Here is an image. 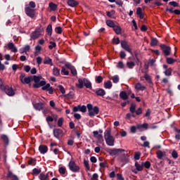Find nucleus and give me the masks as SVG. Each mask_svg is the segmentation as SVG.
<instances>
[{"mask_svg":"<svg viewBox=\"0 0 180 180\" xmlns=\"http://www.w3.org/2000/svg\"><path fill=\"white\" fill-rule=\"evenodd\" d=\"M46 122H48V123H50V122H54V118H53V117H51V116H48L47 117H46Z\"/></svg>","mask_w":180,"mask_h":180,"instance_id":"nucleus-64","label":"nucleus"},{"mask_svg":"<svg viewBox=\"0 0 180 180\" xmlns=\"http://www.w3.org/2000/svg\"><path fill=\"white\" fill-rule=\"evenodd\" d=\"M4 60L2 53H0V71L5 70V65L2 64L1 61Z\"/></svg>","mask_w":180,"mask_h":180,"instance_id":"nucleus-37","label":"nucleus"},{"mask_svg":"<svg viewBox=\"0 0 180 180\" xmlns=\"http://www.w3.org/2000/svg\"><path fill=\"white\" fill-rule=\"evenodd\" d=\"M65 67H66V68H68V70H70L72 75H73L74 77L77 75V69H75V67L72 66V65H71L70 63H66L65 65Z\"/></svg>","mask_w":180,"mask_h":180,"instance_id":"nucleus-13","label":"nucleus"},{"mask_svg":"<svg viewBox=\"0 0 180 180\" xmlns=\"http://www.w3.org/2000/svg\"><path fill=\"white\" fill-rule=\"evenodd\" d=\"M112 43L113 44H119L120 43V39L119 38H113Z\"/></svg>","mask_w":180,"mask_h":180,"instance_id":"nucleus-62","label":"nucleus"},{"mask_svg":"<svg viewBox=\"0 0 180 180\" xmlns=\"http://www.w3.org/2000/svg\"><path fill=\"white\" fill-rule=\"evenodd\" d=\"M163 68L165 70L164 74L166 77H171L172 75V68H168L167 65H163Z\"/></svg>","mask_w":180,"mask_h":180,"instance_id":"nucleus-14","label":"nucleus"},{"mask_svg":"<svg viewBox=\"0 0 180 180\" xmlns=\"http://www.w3.org/2000/svg\"><path fill=\"white\" fill-rule=\"evenodd\" d=\"M115 33L117 34H122V27L120 25H115L114 27L112 28Z\"/></svg>","mask_w":180,"mask_h":180,"instance_id":"nucleus-29","label":"nucleus"},{"mask_svg":"<svg viewBox=\"0 0 180 180\" xmlns=\"http://www.w3.org/2000/svg\"><path fill=\"white\" fill-rule=\"evenodd\" d=\"M157 44H158V39L152 37L150 38V46H157Z\"/></svg>","mask_w":180,"mask_h":180,"instance_id":"nucleus-34","label":"nucleus"},{"mask_svg":"<svg viewBox=\"0 0 180 180\" xmlns=\"http://www.w3.org/2000/svg\"><path fill=\"white\" fill-rule=\"evenodd\" d=\"M103 81V77L102 76H96V84H101Z\"/></svg>","mask_w":180,"mask_h":180,"instance_id":"nucleus-47","label":"nucleus"},{"mask_svg":"<svg viewBox=\"0 0 180 180\" xmlns=\"http://www.w3.org/2000/svg\"><path fill=\"white\" fill-rule=\"evenodd\" d=\"M104 139L108 146H115V138L112 136V132L110 129H107L104 132Z\"/></svg>","mask_w":180,"mask_h":180,"instance_id":"nucleus-2","label":"nucleus"},{"mask_svg":"<svg viewBox=\"0 0 180 180\" xmlns=\"http://www.w3.org/2000/svg\"><path fill=\"white\" fill-rule=\"evenodd\" d=\"M87 109L89 112V116H96L99 113V107L92 105V104L89 103L87 104Z\"/></svg>","mask_w":180,"mask_h":180,"instance_id":"nucleus-5","label":"nucleus"},{"mask_svg":"<svg viewBox=\"0 0 180 180\" xmlns=\"http://www.w3.org/2000/svg\"><path fill=\"white\" fill-rule=\"evenodd\" d=\"M49 6L51 11H57V8H58L57 4H56L53 2H51V3H49Z\"/></svg>","mask_w":180,"mask_h":180,"instance_id":"nucleus-36","label":"nucleus"},{"mask_svg":"<svg viewBox=\"0 0 180 180\" xmlns=\"http://www.w3.org/2000/svg\"><path fill=\"white\" fill-rule=\"evenodd\" d=\"M84 86H86L88 89H92V83L88 80V79L86 78H80L78 79V84H76V86L77 88H79V89H82L84 88Z\"/></svg>","mask_w":180,"mask_h":180,"instance_id":"nucleus-3","label":"nucleus"},{"mask_svg":"<svg viewBox=\"0 0 180 180\" xmlns=\"http://www.w3.org/2000/svg\"><path fill=\"white\" fill-rule=\"evenodd\" d=\"M172 157H173V158H178V152L174 150L172 153Z\"/></svg>","mask_w":180,"mask_h":180,"instance_id":"nucleus-63","label":"nucleus"},{"mask_svg":"<svg viewBox=\"0 0 180 180\" xmlns=\"http://www.w3.org/2000/svg\"><path fill=\"white\" fill-rule=\"evenodd\" d=\"M58 88H59V91L61 92V94H63V95H64V94H65V89H64V86H63L62 85H59Z\"/></svg>","mask_w":180,"mask_h":180,"instance_id":"nucleus-59","label":"nucleus"},{"mask_svg":"<svg viewBox=\"0 0 180 180\" xmlns=\"http://www.w3.org/2000/svg\"><path fill=\"white\" fill-rule=\"evenodd\" d=\"M166 161L169 165H171L172 167L173 165H175V162L171 159L167 158Z\"/></svg>","mask_w":180,"mask_h":180,"instance_id":"nucleus-55","label":"nucleus"},{"mask_svg":"<svg viewBox=\"0 0 180 180\" xmlns=\"http://www.w3.org/2000/svg\"><path fill=\"white\" fill-rule=\"evenodd\" d=\"M34 8H36V3H34V1H30L29 4L25 5V12L27 16L32 18H34L36 15V10Z\"/></svg>","mask_w":180,"mask_h":180,"instance_id":"nucleus-1","label":"nucleus"},{"mask_svg":"<svg viewBox=\"0 0 180 180\" xmlns=\"http://www.w3.org/2000/svg\"><path fill=\"white\" fill-rule=\"evenodd\" d=\"M79 112H82V113H85L86 112V106L85 105H79Z\"/></svg>","mask_w":180,"mask_h":180,"instance_id":"nucleus-50","label":"nucleus"},{"mask_svg":"<svg viewBox=\"0 0 180 180\" xmlns=\"http://www.w3.org/2000/svg\"><path fill=\"white\" fill-rule=\"evenodd\" d=\"M6 178H11L12 180H19V178L15 174H13L12 172L8 171Z\"/></svg>","mask_w":180,"mask_h":180,"instance_id":"nucleus-26","label":"nucleus"},{"mask_svg":"<svg viewBox=\"0 0 180 180\" xmlns=\"http://www.w3.org/2000/svg\"><path fill=\"white\" fill-rule=\"evenodd\" d=\"M53 74L56 77H58L60 75V69H58V68H54L53 69Z\"/></svg>","mask_w":180,"mask_h":180,"instance_id":"nucleus-41","label":"nucleus"},{"mask_svg":"<svg viewBox=\"0 0 180 180\" xmlns=\"http://www.w3.org/2000/svg\"><path fill=\"white\" fill-rule=\"evenodd\" d=\"M66 171L67 169H65V167H60L58 170L60 175H65Z\"/></svg>","mask_w":180,"mask_h":180,"instance_id":"nucleus-45","label":"nucleus"},{"mask_svg":"<svg viewBox=\"0 0 180 180\" xmlns=\"http://www.w3.org/2000/svg\"><path fill=\"white\" fill-rule=\"evenodd\" d=\"M105 23H106L107 26H108V27H112V29L116 25V24H115V22H113V20H107L105 21Z\"/></svg>","mask_w":180,"mask_h":180,"instance_id":"nucleus-32","label":"nucleus"},{"mask_svg":"<svg viewBox=\"0 0 180 180\" xmlns=\"http://www.w3.org/2000/svg\"><path fill=\"white\" fill-rule=\"evenodd\" d=\"M130 152L125 150L124 149H122V148H119V149H112L110 150V155H112V157L114 155H119L120 154H122V155H124V158H127V157H129V153Z\"/></svg>","mask_w":180,"mask_h":180,"instance_id":"nucleus-4","label":"nucleus"},{"mask_svg":"<svg viewBox=\"0 0 180 180\" xmlns=\"http://www.w3.org/2000/svg\"><path fill=\"white\" fill-rule=\"evenodd\" d=\"M49 50H53V49L57 47V44H56V42L53 41H50L49 42Z\"/></svg>","mask_w":180,"mask_h":180,"instance_id":"nucleus-44","label":"nucleus"},{"mask_svg":"<svg viewBox=\"0 0 180 180\" xmlns=\"http://www.w3.org/2000/svg\"><path fill=\"white\" fill-rule=\"evenodd\" d=\"M135 112L137 116H140V115L143 113V110L141 109V108H139L137 109V110L135 111Z\"/></svg>","mask_w":180,"mask_h":180,"instance_id":"nucleus-61","label":"nucleus"},{"mask_svg":"<svg viewBox=\"0 0 180 180\" xmlns=\"http://www.w3.org/2000/svg\"><path fill=\"white\" fill-rule=\"evenodd\" d=\"M44 106V104L43 103H37L34 104V108L36 109V110H42Z\"/></svg>","mask_w":180,"mask_h":180,"instance_id":"nucleus-28","label":"nucleus"},{"mask_svg":"<svg viewBox=\"0 0 180 180\" xmlns=\"http://www.w3.org/2000/svg\"><path fill=\"white\" fill-rule=\"evenodd\" d=\"M8 50H11V51H12V53H18V49H16V46H15V44H13V43L9 42L8 44Z\"/></svg>","mask_w":180,"mask_h":180,"instance_id":"nucleus-19","label":"nucleus"},{"mask_svg":"<svg viewBox=\"0 0 180 180\" xmlns=\"http://www.w3.org/2000/svg\"><path fill=\"white\" fill-rule=\"evenodd\" d=\"M112 82H110V80L104 82V88H105V89H110V88H112Z\"/></svg>","mask_w":180,"mask_h":180,"instance_id":"nucleus-35","label":"nucleus"},{"mask_svg":"<svg viewBox=\"0 0 180 180\" xmlns=\"http://www.w3.org/2000/svg\"><path fill=\"white\" fill-rule=\"evenodd\" d=\"M112 82H114V84H117V82H119V76L117 75H115L112 77Z\"/></svg>","mask_w":180,"mask_h":180,"instance_id":"nucleus-57","label":"nucleus"},{"mask_svg":"<svg viewBox=\"0 0 180 180\" xmlns=\"http://www.w3.org/2000/svg\"><path fill=\"white\" fill-rule=\"evenodd\" d=\"M61 72H62V74H63V75H70V72H68V70H67L65 69V68H64V67H62Z\"/></svg>","mask_w":180,"mask_h":180,"instance_id":"nucleus-54","label":"nucleus"},{"mask_svg":"<svg viewBox=\"0 0 180 180\" xmlns=\"http://www.w3.org/2000/svg\"><path fill=\"white\" fill-rule=\"evenodd\" d=\"M63 123H64V118L63 117L59 118L58 120V127H62Z\"/></svg>","mask_w":180,"mask_h":180,"instance_id":"nucleus-49","label":"nucleus"},{"mask_svg":"<svg viewBox=\"0 0 180 180\" xmlns=\"http://www.w3.org/2000/svg\"><path fill=\"white\" fill-rule=\"evenodd\" d=\"M158 158H162V157H165V152L161 151V150H158L156 152Z\"/></svg>","mask_w":180,"mask_h":180,"instance_id":"nucleus-38","label":"nucleus"},{"mask_svg":"<svg viewBox=\"0 0 180 180\" xmlns=\"http://www.w3.org/2000/svg\"><path fill=\"white\" fill-rule=\"evenodd\" d=\"M68 5L72 8H75V6L79 5V3L75 0H68Z\"/></svg>","mask_w":180,"mask_h":180,"instance_id":"nucleus-22","label":"nucleus"},{"mask_svg":"<svg viewBox=\"0 0 180 180\" xmlns=\"http://www.w3.org/2000/svg\"><path fill=\"white\" fill-rule=\"evenodd\" d=\"M135 168L136 171H139V172H141L144 169L143 167V163L141 161L139 162H135Z\"/></svg>","mask_w":180,"mask_h":180,"instance_id":"nucleus-16","label":"nucleus"},{"mask_svg":"<svg viewBox=\"0 0 180 180\" xmlns=\"http://www.w3.org/2000/svg\"><path fill=\"white\" fill-rule=\"evenodd\" d=\"M32 81H34V84L32 85L33 88H40L41 86H44L46 85V81L40 82V77L39 76H33Z\"/></svg>","mask_w":180,"mask_h":180,"instance_id":"nucleus-6","label":"nucleus"},{"mask_svg":"<svg viewBox=\"0 0 180 180\" xmlns=\"http://www.w3.org/2000/svg\"><path fill=\"white\" fill-rule=\"evenodd\" d=\"M97 96H105L106 95V91L103 89H98L95 91Z\"/></svg>","mask_w":180,"mask_h":180,"instance_id":"nucleus-23","label":"nucleus"},{"mask_svg":"<svg viewBox=\"0 0 180 180\" xmlns=\"http://www.w3.org/2000/svg\"><path fill=\"white\" fill-rule=\"evenodd\" d=\"M46 32L48 34V36H49V37H51V35L53 34V25L51 24H49L46 29Z\"/></svg>","mask_w":180,"mask_h":180,"instance_id":"nucleus-25","label":"nucleus"},{"mask_svg":"<svg viewBox=\"0 0 180 180\" xmlns=\"http://www.w3.org/2000/svg\"><path fill=\"white\" fill-rule=\"evenodd\" d=\"M25 73H21L20 76V80L21 81L22 84H30L32 81H33V76L26 77Z\"/></svg>","mask_w":180,"mask_h":180,"instance_id":"nucleus-10","label":"nucleus"},{"mask_svg":"<svg viewBox=\"0 0 180 180\" xmlns=\"http://www.w3.org/2000/svg\"><path fill=\"white\" fill-rule=\"evenodd\" d=\"M28 165H36V159L28 160Z\"/></svg>","mask_w":180,"mask_h":180,"instance_id":"nucleus-58","label":"nucleus"},{"mask_svg":"<svg viewBox=\"0 0 180 180\" xmlns=\"http://www.w3.org/2000/svg\"><path fill=\"white\" fill-rule=\"evenodd\" d=\"M134 65H136V63H134V62H127V66L128 67V68H133L134 67Z\"/></svg>","mask_w":180,"mask_h":180,"instance_id":"nucleus-52","label":"nucleus"},{"mask_svg":"<svg viewBox=\"0 0 180 180\" xmlns=\"http://www.w3.org/2000/svg\"><path fill=\"white\" fill-rule=\"evenodd\" d=\"M1 91L3 92H5L8 96H14L15 95V90H13V88L12 86H10L8 85H4L1 86Z\"/></svg>","mask_w":180,"mask_h":180,"instance_id":"nucleus-9","label":"nucleus"},{"mask_svg":"<svg viewBox=\"0 0 180 180\" xmlns=\"http://www.w3.org/2000/svg\"><path fill=\"white\" fill-rule=\"evenodd\" d=\"M55 32L57 34H61V33H63V28L61 27H56L55 28Z\"/></svg>","mask_w":180,"mask_h":180,"instance_id":"nucleus-48","label":"nucleus"},{"mask_svg":"<svg viewBox=\"0 0 180 180\" xmlns=\"http://www.w3.org/2000/svg\"><path fill=\"white\" fill-rule=\"evenodd\" d=\"M121 47L125 50V51H127L128 53H130L131 54V48L130 47V45L127 43V41L122 40L121 41Z\"/></svg>","mask_w":180,"mask_h":180,"instance_id":"nucleus-11","label":"nucleus"},{"mask_svg":"<svg viewBox=\"0 0 180 180\" xmlns=\"http://www.w3.org/2000/svg\"><path fill=\"white\" fill-rule=\"evenodd\" d=\"M43 29L41 27H37L34 31H33L30 34L31 40H36L41 36V32Z\"/></svg>","mask_w":180,"mask_h":180,"instance_id":"nucleus-8","label":"nucleus"},{"mask_svg":"<svg viewBox=\"0 0 180 180\" xmlns=\"http://www.w3.org/2000/svg\"><path fill=\"white\" fill-rule=\"evenodd\" d=\"M141 162L143 169H150V168H151V162H150V161H141Z\"/></svg>","mask_w":180,"mask_h":180,"instance_id":"nucleus-27","label":"nucleus"},{"mask_svg":"<svg viewBox=\"0 0 180 180\" xmlns=\"http://www.w3.org/2000/svg\"><path fill=\"white\" fill-rule=\"evenodd\" d=\"M42 91H49V87L51 86L50 84H45V85L41 86Z\"/></svg>","mask_w":180,"mask_h":180,"instance_id":"nucleus-53","label":"nucleus"},{"mask_svg":"<svg viewBox=\"0 0 180 180\" xmlns=\"http://www.w3.org/2000/svg\"><path fill=\"white\" fill-rule=\"evenodd\" d=\"M130 160H129V158H118V162H120L121 167H124V165H126V164H128V162Z\"/></svg>","mask_w":180,"mask_h":180,"instance_id":"nucleus-21","label":"nucleus"},{"mask_svg":"<svg viewBox=\"0 0 180 180\" xmlns=\"http://www.w3.org/2000/svg\"><path fill=\"white\" fill-rule=\"evenodd\" d=\"M115 13H116V12L114 10L106 12V15L108 18H113V16H115Z\"/></svg>","mask_w":180,"mask_h":180,"instance_id":"nucleus-43","label":"nucleus"},{"mask_svg":"<svg viewBox=\"0 0 180 180\" xmlns=\"http://www.w3.org/2000/svg\"><path fill=\"white\" fill-rule=\"evenodd\" d=\"M1 139L4 143V147H8V146H9V138L8 137V136L2 134L1 136Z\"/></svg>","mask_w":180,"mask_h":180,"instance_id":"nucleus-15","label":"nucleus"},{"mask_svg":"<svg viewBox=\"0 0 180 180\" xmlns=\"http://www.w3.org/2000/svg\"><path fill=\"white\" fill-rule=\"evenodd\" d=\"M32 172L34 175H39V174H40V172H41V169L34 168V169H32Z\"/></svg>","mask_w":180,"mask_h":180,"instance_id":"nucleus-51","label":"nucleus"},{"mask_svg":"<svg viewBox=\"0 0 180 180\" xmlns=\"http://www.w3.org/2000/svg\"><path fill=\"white\" fill-rule=\"evenodd\" d=\"M96 139H98V141H99V143H103V136H102V134H99L96 136Z\"/></svg>","mask_w":180,"mask_h":180,"instance_id":"nucleus-60","label":"nucleus"},{"mask_svg":"<svg viewBox=\"0 0 180 180\" xmlns=\"http://www.w3.org/2000/svg\"><path fill=\"white\" fill-rule=\"evenodd\" d=\"M84 165L86 168V171H91V167H89V162H88V160H84Z\"/></svg>","mask_w":180,"mask_h":180,"instance_id":"nucleus-39","label":"nucleus"},{"mask_svg":"<svg viewBox=\"0 0 180 180\" xmlns=\"http://www.w3.org/2000/svg\"><path fill=\"white\" fill-rule=\"evenodd\" d=\"M68 167L70 171L75 173L79 172V169H81L79 165L75 163L74 159L70 160V161L68 163Z\"/></svg>","mask_w":180,"mask_h":180,"instance_id":"nucleus-7","label":"nucleus"},{"mask_svg":"<svg viewBox=\"0 0 180 180\" xmlns=\"http://www.w3.org/2000/svg\"><path fill=\"white\" fill-rule=\"evenodd\" d=\"M169 5H171L174 8H178V6H179V4H178L176 1H170L169 2Z\"/></svg>","mask_w":180,"mask_h":180,"instance_id":"nucleus-56","label":"nucleus"},{"mask_svg":"<svg viewBox=\"0 0 180 180\" xmlns=\"http://www.w3.org/2000/svg\"><path fill=\"white\" fill-rule=\"evenodd\" d=\"M40 180H47V178H49V175L44 174V173H41L39 176Z\"/></svg>","mask_w":180,"mask_h":180,"instance_id":"nucleus-42","label":"nucleus"},{"mask_svg":"<svg viewBox=\"0 0 180 180\" xmlns=\"http://www.w3.org/2000/svg\"><path fill=\"white\" fill-rule=\"evenodd\" d=\"M166 63L167 64L172 65V64H175V63H176V59H174L172 58H167Z\"/></svg>","mask_w":180,"mask_h":180,"instance_id":"nucleus-33","label":"nucleus"},{"mask_svg":"<svg viewBox=\"0 0 180 180\" xmlns=\"http://www.w3.org/2000/svg\"><path fill=\"white\" fill-rule=\"evenodd\" d=\"M160 48L163 50L165 56H169L171 54V47L165 44H160Z\"/></svg>","mask_w":180,"mask_h":180,"instance_id":"nucleus-12","label":"nucleus"},{"mask_svg":"<svg viewBox=\"0 0 180 180\" xmlns=\"http://www.w3.org/2000/svg\"><path fill=\"white\" fill-rule=\"evenodd\" d=\"M39 151L41 154H46L49 151V147L46 145H41L39 146Z\"/></svg>","mask_w":180,"mask_h":180,"instance_id":"nucleus-17","label":"nucleus"},{"mask_svg":"<svg viewBox=\"0 0 180 180\" xmlns=\"http://www.w3.org/2000/svg\"><path fill=\"white\" fill-rule=\"evenodd\" d=\"M60 134H63V130H61L60 129H55L53 130V135L54 137H56V139H60Z\"/></svg>","mask_w":180,"mask_h":180,"instance_id":"nucleus-24","label":"nucleus"},{"mask_svg":"<svg viewBox=\"0 0 180 180\" xmlns=\"http://www.w3.org/2000/svg\"><path fill=\"white\" fill-rule=\"evenodd\" d=\"M143 78L146 79L148 84H149V85H153V79L151 78L150 75H148V73H145L143 75Z\"/></svg>","mask_w":180,"mask_h":180,"instance_id":"nucleus-20","label":"nucleus"},{"mask_svg":"<svg viewBox=\"0 0 180 180\" xmlns=\"http://www.w3.org/2000/svg\"><path fill=\"white\" fill-rule=\"evenodd\" d=\"M44 64L51 65V67H53V59L50 58V57L49 56H46L44 59Z\"/></svg>","mask_w":180,"mask_h":180,"instance_id":"nucleus-18","label":"nucleus"},{"mask_svg":"<svg viewBox=\"0 0 180 180\" xmlns=\"http://www.w3.org/2000/svg\"><path fill=\"white\" fill-rule=\"evenodd\" d=\"M135 89H136V91H145L146 86L141 84V83H137L135 85Z\"/></svg>","mask_w":180,"mask_h":180,"instance_id":"nucleus-30","label":"nucleus"},{"mask_svg":"<svg viewBox=\"0 0 180 180\" xmlns=\"http://www.w3.org/2000/svg\"><path fill=\"white\" fill-rule=\"evenodd\" d=\"M120 98L123 101H127L129 98V96H127V93L126 91H121L120 94Z\"/></svg>","mask_w":180,"mask_h":180,"instance_id":"nucleus-31","label":"nucleus"},{"mask_svg":"<svg viewBox=\"0 0 180 180\" xmlns=\"http://www.w3.org/2000/svg\"><path fill=\"white\" fill-rule=\"evenodd\" d=\"M137 129H145L146 130H147V129H148V124L144 123L143 124H138Z\"/></svg>","mask_w":180,"mask_h":180,"instance_id":"nucleus-40","label":"nucleus"},{"mask_svg":"<svg viewBox=\"0 0 180 180\" xmlns=\"http://www.w3.org/2000/svg\"><path fill=\"white\" fill-rule=\"evenodd\" d=\"M129 112H131V113H135L136 112V105L135 104H131V106L129 108Z\"/></svg>","mask_w":180,"mask_h":180,"instance_id":"nucleus-46","label":"nucleus"}]
</instances>
